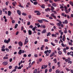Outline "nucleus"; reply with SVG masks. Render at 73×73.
<instances>
[{
    "instance_id": "1",
    "label": "nucleus",
    "mask_w": 73,
    "mask_h": 73,
    "mask_svg": "<svg viewBox=\"0 0 73 73\" xmlns=\"http://www.w3.org/2000/svg\"><path fill=\"white\" fill-rule=\"evenodd\" d=\"M43 21H45V22H47V23H49V21H47V20L45 19H42V20H37V21L39 23H42Z\"/></svg>"
},
{
    "instance_id": "2",
    "label": "nucleus",
    "mask_w": 73,
    "mask_h": 73,
    "mask_svg": "<svg viewBox=\"0 0 73 73\" xmlns=\"http://www.w3.org/2000/svg\"><path fill=\"white\" fill-rule=\"evenodd\" d=\"M26 39H25L24 45H26V44H27V43H28V38L27 37H26Z\"/></svg>"
},
{
    "instance_id": "3",
    "label": "nucleus",
    "mask_w": 73,
    "mask_h": 73,
    "mask_svg": "<svg viewBox=\"0 0 73 73\" xmlns=\"http://www.w3.org/2000/svg\"><path fill=\"white\" fill-rule=\"evenodd\" d=\"M10 38L8 39V40H7L6 39H5L4 40V42L5 43H7V44H8L9 42H10Z\"/></svg>"
},
{
    "instance_id": "4",
    "label": "nucleus",
    "mask_w": 73,
    "mask_h": 73,
    "mask_svg": "<svg viewBox=\"0 0 73 73\" xmlns=\"http://www.w3.org/2000/svg\"><path fill=\"white\" fill-rule=\"evenodd\" d=\"M46 30L45 29L43 30L42 31H41V33H46Z\"/></svg>"
},
{
    "instance_id": "5",
    "label": "nucleus",
    "mask_w": 73,
    "mask_h": 73,
    "mask_svg": "<svg viewBox=\"0 0 73 73\" xmlns=\"http://www.w3.org/2000/svg\"><path fill=\"white\" fill-rule=\"evenodd\" d=\"M41 28H44V29H45V28H46V26H45V25H41Z\"/></svg>"
},
{
    "instance_id": "6",
    "label": "nucleus",
    "mask_w": 73,
    "mask_h": 73,
    "mask_svg": "<svg viewBox=\"0 0 73 73\" xmlns=\"http://www.w3.org/2000/svg\"><path fill=\"white\" fill-rule=\"evenodd\" d=\"M17 12L18 15L20 16V15H21V11H20L19 10H17Z\"/></svg>"
},
{
    "instance_id": "7",
    "label": "nucleus",
    "mask_w": 73,
    "mask_h": 73,
    "mask_svg": "<svg viewBox=\"0 0 73 73\" xmlns=\"http://www.w3.org/2000/svg\"><path fill=\"white\" fill-rule=\"evenodd\" d=\"M28 33L29 35H32V31H31V30H29L28 31Z\"/></svg>"
},
{
    "instance_id": "8",
    "label": "nucleus",
    "mask_w": 73,
    "mask_h": 73,
    "mask_svg": "<svg viewBox=\"0 0 73 73\" xmlns=\"http://www.w3.org/2000/svg\"><path fill=\"white\" fill-rule=\"evenodd\" d=\"M20 46H23V42L21 41H20L18 42Z\"/></svg>"
},
{
    "instance_id": "9",
    "label": "nucleus",
    "mask_w": 73,
    "mask_h": 73,
    "mask_svg": "<svg viewBox=\"0 0 73 73\" xmlns=\"http://www.w3.org/2000/svg\"><path fill=\"white\" fill-rule=\"evenodd\" d=\"M18 53L19 54H20V55H21V53H22V50H20L18 52Z\"/></svg>"
},
{
    "instance_id": "10",
    "label": "nucleus",
    "mask_w": 73,
    "mask_h": 73,
    "mask_svg": "<svg viewBox=\"0 0 73 73\" xmlns=\"http://www.w3.org/2000/svg\"><path fill=\"white\" fill-rule=\"evenodd\" d=\"M50 9L48 8L45 9V11H46V12H48V11H50Z\"/></svg>"
},
{
    "instance_id": "11",
    "label": "nucleus",
    "mask_w": 73,
    "mask_h": 73,
    "mask_svg": "<svg viewBox=\"0 0 73 73\" xmlns=\"http://www.w3.org/2000/svg\"><path fill=\"white\" fill-rule=\"evenodd\" d=\"M3 65H7L8 64V62H3Z\"/></svg>"
},
{
    "instance_id": "12",
    "label": "nucleus",
    "mask_w": 73,
    "mask_h": 73,
    "mask_svg": "<svg viewBox=\"0 0 73 73\" xmlns=\"http://www.w3.org/2000/svg\"><path fill=\"white\" fill-rule=\"evenodd\" d=\"M51 9H50L51 11H53L54 10V7H53L52 6L51 7Z\"/></svg>"
},
{
    "instance_id": "13",
    "label": "nucleus",
    "mask_w": 73,
    "mask_h": 73,
    "mask_svg": "<svg viewBox=\"0 0 73 73\" xmlns=\"http://www.w3.org/2000/svg\"><path fill=\"white\" fill-rule=\"evenodd\" d=\"M8 16H11V11H8Z\"/></svg>"
},
{
    "instance_id": "14",
    "label": "nucleus",
    "mask_w": 73,
    "mask_h": 73,
    "mask_svg": "<svg viewBox=\"0 0 73 73\" xmlns=\"http://www.w3.org/2000/svg\"><path fill=\"white\" fill-rule=\"evenodd\" d=\"M56 24L58 27H61V24L60 23H56Z\"/></svg>"
},
{
    "instance_id": "15",
    "label": "nucleus",
    "mask_w": 73,
    "mask_h": 73,
    "mask_svg": "<svg viewBox=\"0 0 73 73\" xmlns=\"http://www.w3.org/2000/svg\"><path fill=\"white\" fill-rule=\"evenodd\" d=\"M58 53L59 55H61L62 54V53L60 51H59Z\"/></svg>"
},
{
    "instance_id": "16",
    "label": "nucleus",
    "mask_w": 73,
    "mask_h": 73,
    "mask_svg": "<svg viewBox=\"0 0 73 73\" xmlns=\"http://www.w3.org/2000/svg\"><path fill=\"white\" fill-rule=\"evenodd\" d=\"M66 48H64L63 49V51L64 52V53L66 54Z\"/></svg>"
},
{
    "instance_id": "17",
    "label": "nucleus",
    "mask_w": 73,
    "mask_h": 73,
    "mask_svg": "<svg viewBox=\"0 0 73 73\" xmlns=\"http://www.w3.org/2000/svg\"><path fill=\"white\" fill-rule=\"evenodd\" d=\"M44 45H43L42 46V47L40 48V49L42 50H43V48H44Z\"/></svg>"
},
{
    "instance_id": "18",
    "label": "nucleus",
    "mask_w": 73,
    "mask_h": 73,
    "mask_svg": "<svg viewBox=\"0 0 73 73\" xmlns=\"http://www.w3.org/2000/svg\"><path fill=\"white\" fill-rule=\"evenodd\" d=\"M37 69H36L34 70V71L33 72V73H37Z\"/></svg>"
},
{
    "instance_id": "19",
    "label": "nucleus",
    "mask_w": 73,
    "mask_h": 73,
    "mask_svg": "<svg viewBox=\"0 0 73 73\" xmlns=\"http://www.w3.org/2000/svg\"><path fill=\"white\" fill-rule=\"evenodd\" d=\"M22 15L23 16H27V14L26 13H22Z\"/></svg>"
},
{
    "instance_id": "20",
    "label": "nucleus",
    "mask_w": 73,
    "mask_h": 73,
    "mask_svg": "<svg viewBox=\"0 0 73 73\" xmlns=\"http://www.w3.org/2000/svg\"><path fill=\"white\" fill-rule=\"evenodd\" d=\"M33 4L34 5H37L38 4V3L37 1L34 2L33 3Z\"/></svg>"
},
{
    "instance_id": "21",
    "label": "nucleus",
    "mask_w": 73,
    "mask_h": 73,
    "mask_svg": "<svg viewBox=\"0 0 73 73\" xmlns=\"http://www.w3.org/2000/svg\"><path fill=\"white\" fill-rule=\"evenodd\" d=\"M60 72V70L59 69H58L56 70V73H59Z\"/></svg>"
},
{
    "instance_id": "22",
    "label": "nucleus",
    "mask_w": 73,
    "mask_h": 73,
    "mask_svg": "<svg viewBox=\"0 0 73 73\" xmlns=\"http://www.w3.org/2000/svg\"><path fill=\"white\" fill-rule=\"evenodd\" d=\"M52 5L54 7H56V4L55 3H52Z\"/></svg>"
},
{
    "instance_id": "23",
    "label": "nucleus",
    "mask_w": 73,
    "mask_h": 73,
    "mask_svg": "<svg viewBox=\"0 0 73 73\" xmlns=\"http://www.w3.org/2000/svg\"><path fill=\"white\" fill-rule=\"evenodd\" d=\"M68 44L69 45H71V46H72V45H73V44H72V42H69L68 43Z\"/></svg>"
},
{
    "instance_id": "24",
    "label": "nucleus",
    "mask_w": 73,
    "mask_h": 73,
    "mask_svg": "<svg viewBox=\"0 0 73 73\" xmlns=\"http://www.w3.org/2000/svg\"><path fill=\"white\" fill-rule=\"evenodd\" d=\"M70 55L73 56V52L72 51L70 52Z\"/></svg>"
},
{
    "instance_id": "25",
    "label": "nucleus",
    "mask_w": 73,
    "mask_h": 73,
    "mask_svg": "<svg viewBox=\"0 0 73 73\" xmlns=\"http://www.w3.org/2000/svg\"><path fill=\"white\" fill-rule=\"evenodd\" d=\"M17 27H18V24H16L15 26V28L16 29L17 28Z\"/></svg>"
},
{
    "instance_id": "26",
    "label": "nucleus",
    "mask_w": 73,
    "mask_h": 73,
    "mask_svg": "<svg viewBox=\"0 0 73 73\" xmlns=\"http://www.w3.org/2000/svg\"><path fill=\"white\" fill-rule=\"evenodd\" d=\"M29 28H30L31 29H32L33 28V26L32 25H31L29 27Z\"/></svg>"
},
{
    "instance_id": "27",
    "label": "nucleus",
    "mask_w": 73,
    "mask_h": 73,
    "mask_svg": "<svg viewBox=\"0 0 73 73\" xmlns=\"http://www.w3.org/2000/svg\"><path fill=\"white\" fill-rule=\"evenodd\" d=\"M68 64H72V61H71L69 60L68 61Z\"/></svg>"
},
{
    "instance_id": "28",
    "label": "nucleus",
    "mask_w": 73,
    "mask_h": 73,
    "mask_svg": "<svg viewBox=\"0 0 73 73\" xmlns=\"http://www.w3.org/2000/svg\"><path fill=\"white\" fill-rule=\"evenodd\" d=\"M3 58L4 60H5V59H8V57H7L4 56L3 57Z\"/></svg>"
},
{
    "instance_id": "29",
    "label": "nucleus",
    "mask_w": 73,
    "mask_h": 73,
    "mask_svg": "<svg viewBox=\"0 0 73 73\" xmlns=\"http://www.w3.org/2000/svg\"><path fill=\"white\" fill-rule=\"evenodd\" d=\"M64 11H65V12L66 13H68L69 11H68L67 9H65Z\"/></svg>"
},
{
    "instance_id": "30",
    "label": "nucleus",
    "mask_w": 73,
    "mask_h": 73,
    "mask_svg": "<svg viewBox=\"0 0 73 73\" xmlns=\"http://www.w3.org/2000/svg\"><path fill=\"white\" fill-rule=\"evenodd\" d=\"M1 50L3 52H5V49L4 48H2Z\"/></svg>"
},
{
    "instance_id": "31",
    "label": "nucleus",
    "mask_w": 73,
    "mask_h": 73,
    "mask_svg": "<svg viewBox=\"0 0 73 73\" xmlns=\"http://www.w3.org/2000/svg\"><path fill=\"white\" fill-rule=\"evenodd\" d=\"M51 45H53V46H54L56 45V44H55L53 43V42H51Z\"/></svg>"
},
{
    "instance_id": "32",
    "label": "nucleus",
    "mask_w": 73,
    "mask_h": 73,
    "mask_svg": "<svg viewBox=\"0 0 73 73\" xmlns=\"http://www.w3.org/2000/svg\"><path fill=\"white\" fill-rule=\"evenodd\" d=\"M6 51H7V52H9V49H8V48H6Z\"/></svg>"
},
{
    "instance_id": "33",
    "label": "nucleus",
    "mask_w": 73,
    "mask_h": 73,
    "mask_svg": "<svg viewBox=\"0 0 73 73\" xmlns=\"http://www.w3.org/2000/svg\"><path fill=\"white\" fill-rule=\"evenodd\" d=\"M35 57H38V55L37 54H34Z\"/></svg>"
},
{
    "instance_id": "34",
    "label": "nucleus",
    "mask_w": 73,
    "mask_h": 73,
    "mask_svg": "<svg viewBox=\"0 0 73 73\" xmlns=\"http://www.w3.org/2000/svg\"><path fill=\"white\" fill-rule=\"evenodd\" d=\"M50 35V33H48L47 35H46L47 36H49V35Z\"/></svg>"
},
{
    "instance_id": "35",
    "label": "nucleus",
    "mask_w": 73,
    "mask_h": 73,
    "mask_svg": "<svg viewBox=\"0 0 73 73\" xmlns=\"http://www.w3.org/2000/svg\"><path fill=\"white\" fill-rule=\"evenodd\" d=\"M48 50H47L46 51H44V53L45 54H46L47 53H48Z\"/></svg>"
},
{
    "instance_id": "36",
    "label": "nucleus",
    "mask_w": 73,
    "mask_h": 73,
    "mask_svg": "<svg viewBox=\"0 0 73 73\" xmlns=\"http://www.w3.org/2000/svg\"><path fill=\"white\" fill-rule=\"evenodd\" d=\"M42 61V59H41V58H39V62H41Z\"/></svg>"
},
{
    "instance_id": "37",
    "label": "nucleus",
    "mask_w": 73,
    "mask_h": 73,
    "mask_svg": "<svg viewBox=\"0 0 73 73\" xmlns=\"http://www.w3.org/2000/svg\"><path fill=\"white\" fill-rule=\"evenodd\" d=\"M69 3L70 5H72V4H73V2L72 1H70Z\"/></svg>"
},
{
    "instance_id": "38",
    "label": "nucleus",
    "mask_w": 73,
    "mask_h": 73,
    "mask_svg": "<svg viewBox=\"0 0 73 73\" xmlns=\"http://www.w3.org/2000/svg\"><path fill=\"white\" fill-rule=\"evenodd\" d=\"M64 23L65 24H67L68 23V21L67 20H65L64 21Z\"/></svg>"
},
{
    "instance_id": "39",
    "label": "nucleus",
    "mask_w": 73,
    "mask_h": 73,
    "mask_svg": "<svg viewBox=\"0 0 73 73\" xmlns=\"http://www.w3.org/2000/svg\"><path fill=\"white\" fill-rule=\"evenodd\" d=\"M40 7L42 8H45V6H44L43 5H40Z\"/></svg>"
},
{
    "instance_id": "40",
    "label": "nucleus",
    "mask_w": 73,
    "mask_h": 73,
    "mask_svg": "<svg viewBox=\"0 0 73 73\" xmlns=\"http://www.w3.org/2000/svg\"><path fill=\"white\" fill-rule=\"evenodd\" d=\"M44 41L45 42H48V40L47 39H45Z\"/></svg>"
},
{
    "instance_id": "41",
    "label": "nucleus",
    "mask_w": 73,
    "mask_h": 73,
    "mask_svg": "<svg viewBox=\"0 0 73 73\" xmlns=\"http://www.w3.org/2000/svg\"><path fill=\"white\" fill-rule=\"evenodd\" d=\"M5 45H3V46L2 47H1V49H4V48H5Z\"/></svg>"
},
{
    "instance_id": "42",
    "label": "nucleus",
    "mask_w": 73,
    "mask_h": 73,
    "mask_svg": "<svg viewBox=\"0 0 73 73\" xmlns=\"http://www.w3.org/2000/svg\"><path fill=\"white\" fill-rule=\"evenodd\" d=\"M61 45L62 46H63V47H65V45H64V43H62L61 44Z\"/></svg>"
},
{
    "instance_id": "43",
    "label": "nucleus",
    "mask_w": 73,
    "mask_h": 73,
    "mask_svg": "<svg viewBox=\"0 0 73 73\" xmlns=\"http://www.w3.org/2000/svg\"><path fill=\"white\" fill-rule=\"evenodd\" d=\"M66 70L68 72L69 71H70V70H69V69L68 68H66Z\"/></svg>"
},
{
    "instance_id": "44",
    "label": "nucleus",
    "mask_w": 73,
    "mask_h": 73,
    "mask_svg": "<svg viewBox=\"0 0 73 73\" xmlns=\"http://www.w3.org/2000/svg\"><path fill=\"white\" fill-rule=\"evenodd\" d=\"M16 70H17L16 69H14L13 70H12V72H16Z\"/></svg>"
},
{
    "instance_id": "45",
    "label": "nucleus",
    "mask_w": 73,
    "mask_h": 73,
    "mask_svg": "<svg viewBox=\"0 0 73 73\" xmlns=\"http://www.w3.org/2000/svg\"><path fill=\"white\" fill-rule=\"evenodd\" d=\"M40 14H41V13L39 12L38 13H37L36 14V15H40Z\"/></svg>"
},
{
    "instance_id": "46",
    "label": "nucleus",
    "mask_w": 73,
    "mask_h": 73,
    "mask_svg": "<svg viewBox=\"0 0 73 73\" xmlns=\"http://www.w3.org/2000/svg\"><path fill=\"white\" fill-rule=\"evenodd\" d=\"M35 30H36V28H35V27H34V28H33V31H35Z\"/></svg>"
},
{
    "instance_id": "47",
    "label": "nucleus",
    "mask_w": 73,
    "mask_h": 73,
    "mask_svg": "<svg viewBox=\"0 0 73 73\" xmlns=\"http://www.w3.org/2000/svg\"><path fill=\"white\" fill-rule=\"evenodd\" d=\"M67 17L68 18V19H70V16H69V15H67Z\"/></svg>"
},
{
    "instance_id": "48",
    "label": "nucleus",
    "mask_w": 73,
    "mask_h": 73,
    "mask_svg": "<svg viewBox=\"0 0 73 73\" xmlns=\"http://www.w3.org/2000/svg\"><path fill=\"white\" fill-rule=\"evenodd\" d=\"M12 4L14 7H15V5H15V4L14 3V2H13Z\"/></svg>"
},
{
    "instance_id": "49",
    "label": "nucleus",
    "mask_w": 73,
    "mask_h": 73,
    "mask_svg": "<svg viewBox=\"0 0 73 73\" xmlns=\"http://www.w3.org/2000/svg\"><path fill=\"white\" fill-rule=\"evenodd\" d=\"M9 69H11L12 68V66H9Z\"/></svg>"
},
{
    "instance_id": "50",
    "label": "nucleus",
    "mask_w": 73,
    "mask_h": 73,
    "mask_svg": "<svg viewBox=\"0 0 73 73\" xmlns=\"http://www.w3.org/2000/svg\"><path fill=\"white\" fill-rule=\"evenodd\" d=\"M31 23H30V22H28L27 23V25H29Z\"/></svg>"
},
{
    "instance_id": "51",
    "label": "nucleus",
    "mask_w": 73,
    "mask_h": 73,
    "mask_svg": "<svg viewBox=\"0 0 73 73\" xmlns=\"http://www.w3.org/2000/svg\"><path fill=\"white\" fill-rule=\"evenodd\" d=\"M12 23H13V24H14V23H15V21L14 20H13V21H12Z\"/></svg>"
},
{
    "instance_id": "52",
    "label": "nucleus",
    "mask_w": 73,
    "mask_h": 73,
    "mask_svg": "<svg viewBox=\"0 0 73 73\" xmlns=\"http://www.w3.org/2000/svg\"><path fill=\"white\" fill-rule=\"evenodd\" d=\"M54 16V14H52L51 15V16L53 17Z\"/></svg>"
},
{
    "instance_id": "53",
    "label": "nucleus",
    "mask_w": 73,
    "mask_h": 73,
    "mask_svg": "<svg viewBox=\"0 0 73 73\" xmlns=\"http://www.w3.org/2000/svg\"><path fill=\"white\" fill-rule=\"evenodd\" d=\"M67 30H64V33H67Z\"/></svg>"
},
{
    "instance_id": "54",
    "label": "nucleus",
    "mask_w": 73,
    "mask_h": 73,
    "mask_svg": "<svg viewBox=\"0 0 73 73\" xmlns=\"http://www.w3.org/2000/svg\"><path fill=\"white\" fill-rule=\"evenodd\" d=\"M50 25H52L53 26H54V24L53 23H50Z\"/></svg>"
},
{
    "instance_id": "55",
    "label": "nucleus",
    "mask_w": 73,
    "mask_h": 73,
    "mask_svg": "<svg viewBox=\"0 0 73 73\" xmlns=\"http://www.w3.org/2000/svg\"><path fill=\"white\" fill-rule=\"evenodd\" d=\"M60 9H61L62 8H64V7H63V6H62L60 7Z\"/></svg>"
},
{
    "instance_id": "56",
    "label": "nucleus",
    "mask_w": 73,
    "mask_h": 73,
    "mask_svg": "<svg viewBox=\"0 0 73 73\" xmlns=\"http://www.w3.org/2000/svg\"><path fill=\"white\" fill-rule=\"evenodd\" d=\"M28 17L29 18V19H31V15H29L28 16Z\"/></svg>"
},
{
    "instance_id": "57",
    "label": "nucleus",
    "mask_w": 73,
    "mask_h": 73,
    "mask_svg": "<svg viewBox=\"0 0 73 73\" xmlns=\"http://www.w3.org/2000/svg\"><path fill=\"white\" fill-rule=\"evenodd\" d=\"M54 41H55V42H56V43H58V40H57L55 39Z\"/></svg>"
},
{
    "instance_id": "58",
    "label": "nucleus",
    "mask_w": 73,
    "mask_h": 73,
    "mask_svg": "<svg viewBox=\"0 0 73 73\" xmlns=\"http://www.w3.org/2000/svg\"><path fill=\"white\" fill-rule=\"evenodd\" d=\"M34 12L35 13H38L39 12V11H34Z\"/></svg>"
},
{
    "instance_id": "59",
    "label": "nucleus",
    "mask_w": 73,
    "mask_h": 73,
    "mask_svg": "<svg viewBox=\"0 0 73 73\" xmlns=\"http://www.w3.org/2000/svg\"><path fill=\"white\" fill-rule=\"evenodd\" d=\"M49 2L50 3H53V1H52V0H49Z\"/></svg>"
},
{
    "instance_id": "60",
    "label": "nucleus",
    "mask_w": 73,
    "mask_h": 73,
    "mask_svg": "<svg viewBox=\"0 0 73 73\" xmlns=\"http://www.w3.org/2000/svg\"><path fill=\"white\" fill-rule=\"evenodd\" d=\"M12 61V58H10L9 60V61L10 62H11Z\"/></svg>"
},
{
    "instance_id": "61",
    "label": "nucleus",
    "mask_w": 73,
    "mask_h": 73,
    "mask_svg": "<svg viewBox=\"0 0 73 73\" xmlns=\"http://www.w3.org/2000/svg\"><path fill=\"white\" fill-rule=\"evenodd\" d=\"M17 68H18V66H15V69H17Z\"/></svg>"
},
{
    "instance_id": "62",
    "label": "nucleus",
    "mask_w": 73,
    "mask_h": 73,
    "mask_svg": "<svg viewBox=\"0 0 73 73\" xmlns=\"http://www.w3.org/2000/svg\"><path fill=\"white\" fill-rule=\"evenodd\" d=\"M21 30H22V31L24 30V27L23 26L21 27Z\"/></svg>"
},
{
    "instance_id": "63",
    "label": "nucleus",
    "mask_w": 73,
    "mask_h": 73,
    "mask_svg": "<svg viewBox=\"0 0 73 73\" xmlns=\"http://www.w3.org/2000/svg\"><path fill=\"white\" fill-rule=\"evenodd\" d=\"M35 44H37V41H35V42H34Z\"/></svg>"
},
{
    "instance_id": "64",
    "label": "nucleus",
    "mask_w": 73,
    "mask_h": 73,
    "mask_svg": "<svg viewBox=\"0 0 73 73\" xmlns=\"http://www.w3.org/2000/svg\"><path fill=\"white\" fill-rule=\"evenodd\" d=\"M11 48H12V46H9V49H11Z\"/></svg>"
}]
</instances>
